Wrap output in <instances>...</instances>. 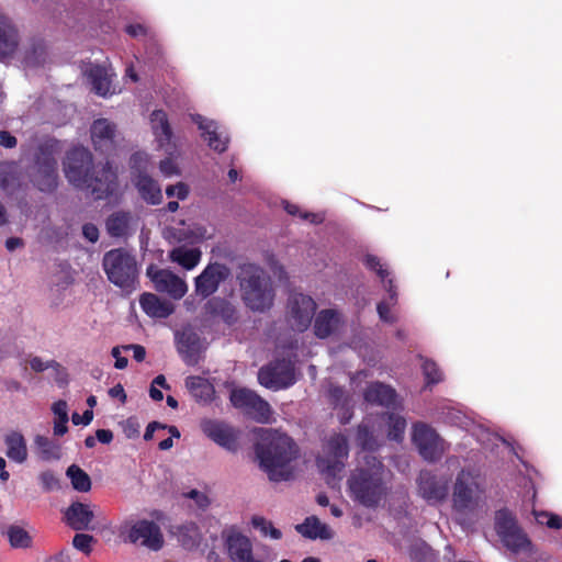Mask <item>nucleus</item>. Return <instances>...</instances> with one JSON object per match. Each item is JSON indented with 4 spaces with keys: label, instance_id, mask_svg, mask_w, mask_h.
I'll use <instances>...</instances> for the list:
<instances>
[{
    "label": "nucleus",
    "instance_id": "obj_1",
    "mask_svg": "<svg viewBox=\"0 0 562 562\" xmlns=\"http://www.w3.org/2000/svg\"><path fill=\"white\" fill-rule=\"evenodd\" d=\"M255 452L261 469L270 481L281 482L292 477L291 463L299 458L300 449L284 432L272 428H256Z\"/></svg>",
    "mask_w": 562,
    "mask_h": 562
},
{
    "label": "nucleus",
    "instance_id": "obj_2",
    "mask_svg": "<svg viewBox=\"0 0 562 562\" xmlns=\"http://www.w3.org/2000/svg\"><path fill=\"white\" fill-rule=\"evenodd\" d=\"M385 467L375 456L367 454L363 463L356 468L348 479V487L355 501L372 508L386 495Z\"/></svg>",
    "mask_w": 562,
    "mask_h": 562
},
{
    "label": "nucleus",
    "instance_id": "obj_3",
    "mask_svg": "<svg viewBox=\"0 0 562 562\" xmlns=\"http://www.w3.org/2000/svg\"><path fill=\"white\" fill-rule=\"evenodd\" d=\"M237 280L247 307L255 312H266L272 307L274 289L263 268L256 263H243L239 266Z\"/></svg>",
    "mask_w": 562,
    "mask_h": 562
},
{
    "label": "nucleus",
    "instance_id": "obj_4",
    "mask_svg": "<svg viewBox=\"0 0 562 562\" xmlns=\"http://www.w3.org/2000/svg\"><path fill=\"white\" fill-rule=\"evenodd\" d=\"M103 269L110 282L130 293L137 286V262L124 248H115L104 254Z\"/></svg>",
    "mask_w": 562,
    "mask_h": 562
},
{
    "label": "nucleus",
    "instance_id": "obj_5",
    "mask_svg": "<svg viewBox=\"0 0 562 562\" xmlns=\"http://www.w3.org/2000/svg\"><path fill=\"white\" fill-rule=\"evenodd\" d=\"M29 180L38 191L53 193L59 184L58 162L53 150L46 146H38L34 154L33 164L29 168Z\"/></svg>",
    "mask_w": 562,
    "mask_h": 562
},
{
    "label": "nucleus",
    "instance_id": "obj_6",
    "mask_svg": "<svg viewBox=\"0 0 562 562\" xmlns=\"http://www.w3.org/2000/svg\"><path fill=\"white\" fill-rule=\"evenodd\" d=\"M117 535L125 543L140 544L159 551L165 543L159 525L148 519H125L117 528Z\"/></svg>",
    "mask_w": 562,
    "mask_h": 562
},
{
    "label": "nucleus",
    "instance_id": "obj_7",
    "mask_svg": "<svg viewBox=\"0 0 562 562\" xmlns=\"http://www.w3.org/2000/svg\"><path fill=\"white\" fill-rule=\"evenodd\" d=\"M495 530L504 546L514 553H533V544L528 535L519 527L508 509L496 512Z\"/></svg>",
    "mask_w": 562,
    "mask_h": 562
},
{
    "label": "nucleus",
    "instance_id": "obj_8",
    "mask_svg": "<svg viewBox=\"0 0 562 562\" xmlns=\"http://www.w3.org/2000/svg\"><path fill=\"white\" fill-rule=\"evenodd\" d=\"M412 441L427 462H437L445 454L446 441L428 424L418 422L413 425Z\"/></svg>",
    "mask_w": 562,
    "mask_h": 562
},
{
    "label": "nucleus",
    "instance_id": "obj_9",
    "mask_svg": "<svg viewBox=\"0 0 562 562\" xmlns=\"http://www.w3.org/2000/svg\"><path fill=\"white\" fill-rule=\"evenodd\" d=\"M348 454L347 437L342 434H335L326 443V454L316 459V465L327 479H334L345 469V461Z\"/></svg>",
    "mask_w": 562,
    "mask_h": 562
},
{
    "label": "nucleus",
    "instance_id": "obj_10",
    "mask_svg": "<svg viewBox=\"0 0 562 562\" xmlns=\"http://www.w3.org/2000/svg\"><path fill=\"white\" fill-rule=\"evenodd\" d=\"M258 381L262 386L273 391L292 386L296 381L293 361L281 358L269 362L259 369Z\"/></svg>",
    "mask_w": 562,
    "mask_h": 562
},
{
    "label": "nucleus",
    "instance_id": "obj_11",
    "mask_svg": "<svg viewBox=\"0 0 562 562\" xmlns=\"http://www.w3.org/2000/svg\"><path fill=\"white\" fill-rule=\"evenodd\" d=\"M482 490L477 475L473 471L462 469L456 477L452 492V505L457 512L464 513L474 508Z\"/></svg>",
    "mask_w": 562,
    "mask_h": 562
},
{
    "label": "nucleus",
    "instance_id": "obj_12",
    "mask_svg": "<svg viewBox=\"0 0 562 562\" xmlns=\"http://www.w3.org/2000/svg\"><path fill=\"white\" fill-rule=\"evenodd\" d=\"M63 165L65 177L78 189L85 188L94 167L92 154L85 147L68 150Z\"/></svg>",
    "mask_w": 562,
    "mask_h": 562
},
{
    "label": "nucleus",
    "instance_id": "obj_13",
    "mask_svg": "<svg viewBox=\"0 0 562 562\" xmlns=\"http://www.w3.org/2000/svg\"><path fill=\"white\" fill-rule=\"evenodd\" d=\"M232 405L257 423H269L272 411L267 401L249 389H235L229 396Z\"/></svg>",
    "mask_w": 562,
    "mask_h": 562
},
{
    "label": "nucleus",
    "instance_id": "obj_14",
    "mask_svg": "<svg viewBox=\"0 0 562 562\" xmlns=\"http://www.w3.org/2000/svg\"><path fill=\"white\" fill-rule=\"evenodd\" d=\"M316 302L312 296L293 292L288 297L286 316L290 326L300 333L305 331L315 316Z\"/></svg>",
    "mask_w": 562,
    "mask_h": 562
},
{
    "label": "nucleus",
    "instance_id": "obj_15",
    "mask_svg": "<svg viewBox=\"0 0 562 562\" xmlns=\"http://www.w3.org/2000/svg\"><path fill=\"white\" fill-rule=\"evenodd\" d=\"M229 276L231 270L226 265L220 262L209 263L194 279V294L201 300L209 299Z\"/></svg>",
    "mask_w": 562,
    "mask_h": 562
},
{
    "label": "nucleus",
    "instance_id": "obj_16",
    "mask_svg": "<svg viewBox=\"0 0 562 562\" xmlns=\"http://www.w3.org/2000/svg\"><path fill=\"white\" fill-rule=\"evenodd\" d=\"M117 188V173L112 165L106 161L101 167H93L91 175L82 190H90L97 200L106 199L112 195Z\"/></svg>",
    "mask_w": 562,
    "mask_h": 562
},
{
    "label": "nucleus",
    "instance_id": "obj_17",
    "mask_svg": "<svg viewBox=\"0 0 562 562\" xmlns=\"http://www.w3.org/2000/svg\"><path fill=\"white\" fill-rule=\"evenodd\" d=\"M146 274L154 283L156 291L167 293L175 300L182 299L188 292L186 281L168 269H160L151 263L147 267Z\"/></svg>",
    "mask_w": 562,
    "mask_h": 562
},
{
    "label": "nucleus",
    "instance_id": "obj_18",
    "mask_svg": "<svg viewBox=\"0 0 562 562\" xmlns=\"http://www.w3.org/2000/svg\"><path fill=\"white\" fill-rule=\"evenodd\" d=\"M418 494L430 505L443 502L448 496V481L429 470L420 471L417 479Z\"/></svg>",
    "mask_w": 562,
    "mask_h": 562
},
{
    "label": "nucleus",
    "instance_id": "obj_19",
    "mask_svg": "<svg viewBox=\"0 0 562 562\" xmlns=\"http://www.w3.org/2000/svg\"><path fill=\"white\" fill-rule=\"evenodd\" d=\"M206 437L231 452L238 450L239 431L231 425L220 420H205L201 425Z\"/></svg>",
    "mask_w": 562,
    "mask_h": 562
},
{
    "label": "nucleus",
    "instance_id": "obj_20",
    "mask_svg": "<svg viewBox=\"0 0 562 562\" xmlns=\"http://www.w3.org/2000/svg\"><path fill=\"white\" fill-rule=\"evenodd\" d=\"M191 120L202 131V137L207 142L211 149L220 154L226 151L229 136L225 131L220 130L217 122L209 120L201 114H191Z\"/></svg>",
    "mask_w": 562,
    "mask_h": 562
},
{
    "label": "nucleus",
    "instance_id": "obj_21",
    "mask_svg": "<svg viewBox=\"0 0 562 562\" xmlns=\"http://www.w3.org/2000/svg\"><path fill=\"white\" fill-rule=\"evenodd\" d=\"M225 547L233 562H261L254 554L250 539L239 531H232L227 535Z\"/></svg>",
    "mask_w": 562,
    "mask_h": 562
},
{
    "label": "nucleus",
    "instance_id": "obj_22",
    "mask_svg": "<svg viewBox=\"0 0 562 562\" xmlns=\"http://www.w3.org/2000/svg\"><path fill=\"white\" fill-rule=\"evenodd\" d=\"M91 140L97 151L108 154L114 149L116 125L106 119L95 120L90 128Z\"/></svg>",
    "mask_w": 562,
    "mask_h": 562
},
{
    "label": "nucleus",
    "instance_id": "obj_23",
    "mask_svg": "<svg viewBox=\"0 0 562 562\" xmlns=\"http://www.w3.org/2000/svg\"><path fill=\"white\" fill-rule=\"evenodd\" d=\"M364 401L370 405L395 408L397 404L396 391L382 382L375 381L367 385L363 392Z\"/></svg>",
    "mask_w": 562,
    "mask_h": 562
},
{
    "label": "nucleus",
    "instance_id": "obj_24",
    "mask_svg": "<svg viewBox=\"0 0 562 562\" xmlns=\"http://www.w3.org/2000/svg\"><path fill=\"white\" fill-rule=\"evenodd\" d=\"M19 46V33L12 21L0 13V60L12 57Z\"/></svg>",
    "mask_w": 562,
    "mask_h": 562
},
{
    "label": "nucleus",
    "instance_id": "obj_25",
    "mask_svg": "<svg viewBox=\"0 0 562 562\" xmlns=\"http://www.w3.org/2000/svg\"><path fill=\"white\" fill-rule=\"evenodd\" d=\"M93 518L90 506L80 502H74L65 512V520L74 530L88 529Z\"/></svg>",
    "mask_w": 562,
    "mask_h": 562
},
{
    "label": "nucleus",
    "instance_id": "obj_26",
    "mask_svg": "<svg viewBox=\"0 0 562 562\" xmlns=\"http://www.w3.org/2000/svg\"><path fill=\"white\" fill-rule=\"evenodd\" d=\"M340 314L336 310H322L314 321V334L319 339L328 338L340 326Z\"/></svg>",
    "mask_w": 562,
    "mask_h": 562
},
{
    "label": "nucleus",
    "instance_id": "obj_27",
    "mask_svg": "<svg viewBox=\"0 0 562 562\" xmlns=\"http://www.w3.org/2000/svg\"><path fill=\"white\" fill-rule=\"evenodd\" d=\"M134 184L146 203L158 205L162 202V193L158 182L147 173L139 171Z\"/></svg>",
    "mask_w": 562,
    "mask_h": 562
},
{
    "label": "nucleus",
    "instance_id": "obj_28",
    "mask_svg": "<svg viewBox=\"0 0 562 562\" xmlns=\"http://www.w3.org/2000/svg\"><path fill=\"white\" fill-rule=\"evenodd\" d=\"M142 310L150 317L167 318L173 313L172 303L159 299L156 294L144 293L140 295Z\"/></svg>",
    "mask_w": 562,
    "mask_h": 562
},
{
    "label": "nucleus",
    "instance_id": "obj_29",
    "mask_svg": "<svg viewBox=\"0 0 562 562\" xmlns=\"http://www.w3.org/2000/svg\"><path fill=\"white\" fill-rule=\"evenodd\" d=\"M296 530L303 537L312 540H329L334 536L331 529L316 516L306 517L302 524L296 526Z\"/></svg>",
    "mask_w": 562,
    "mask_h": 562
},
{
    "label": "nucleus",
    "instance_id": "obj_30",
    "mask_svg": "<svg viewBox=\"0 0 562 562\" xmlns=\"http://www.w3.org/2000/svg\"><path fill=\"white\" fill-rule=\"evenodd\" d=\"M7 457L15 463H24L27 460V447L23 435L19 431H11L4 437Z\"/></svg>",
    "mask_w": 562,
    "mask_h": 562
},
{
    "label": "nucleus",
    "instance_id": "obj_31",
    "mask_svg": "<svg viewBox=\"0 0 562 562\" xmlns=\"http://www.w3.org/2000/svg\"><path fill=\"white\" fill-rule=\"evenodd\" d=\"M206 315L220 316L226 324L232 325L237 321L236 308L225 299L212 297L204 305Z\"/></svg>",
    "mask_w": 562,
    "mask_h": 562
},
{
    "label": "nucleus",
    "instance_id": "obj_32",
    "mask_svg": "<svg viewBox=\"0 0 562 562\" xmlns=\"http://www.w3.org/2000/svg\"><path fill=\"white\" fill-rule=\"evenodd\" d=\"M186 386L198 402H211L215 394L213 384L202 376H188L186 379Z\"/></svg>",
    "mask_w": 562,
    "mask_h": 562
},
{
    "label": "nucleus",
    "instance_id": "obj_33",
    "mask_svg": "<svg viewBox=\"0 0 562 562\" xmlns=\"http://www.w3.org/2000/svg\"><path fill=\"white\" fill-rule=\"evenodd\" d=\"M202 252L199 248H187L186 246L175 247L169 252V259L178 263L186 270H191L198 266Z\"/></svg>",
    "mask_w": 562,
    "mask_h": 562
},
{
    "label": "nucleus",
    "instance_id": "obj_34",
    "mask_svg": "<svg viewBox=\"0 0 562 562\" xmlns=\"http://www.w3.org/2000/svg\"><path fill=\"white\" fill-rule=\"evenodd\" d=\"M150 124L155 136L160 142H170L172 130L170 127L168 115L164 110H155L150 114Z\"/></svg>",
    "mask_w": 562,
    "mask_h": 562
},
{
    "label": "nucleus",
    "instance_id": "obj_35",
    "mask_svg": "<svg viewBox=\"0 0 562 562\" xmlns=\"http://www.w3.org/2000/svg\"><path fill=\"white\" fill-rule=\"evenodd\" d=\"M131 222V213L119 211L112 213L105 222L108 234L112 237H122L127 233Z\"/></svg>",
    "mask_w": 562,
    "mask_h": 562
},
{
    "label": "nucleus",
    "instance_id": "obj_36",
    "mask_svg": "<svg viewBox=\"0 0 562 562\" xmlns=\"http://www.w3.org/2000/svg\"><path fill=\"white\" fill-rule=\"evenodd\" d=\"M179 352L183 361L189 366L199 362V338L195 334L184 335L180 339Z\"/></svg>",
    "mask_w": 562,
    "mask_h": 562
},
{
    "label": "nucleus",
    "instance_id": "obj_37",
    "mask_svg": "<svg viewBox=\"0 0 562 562\" xmlns=\"http://www.w3.org/2000/svg\"><path fill=\"white\" fill-rule=\"evenodd\" d=\"M2 533L7 536L10 546L14 549H27L32 547V537L25 529L18 525H10Z\"/></svg>",
    "mask_w": 562,
    "mask_h": 562
},
{
    "label": "nucleus",
    "instance_id": "obj_38",
    "mask_svg": "<svg viewBox=\"0 0 562 562\" xmlns=\"http://www.w3.org/2000/svg\"><path fill=\"white\" fill-rule=\"evenodd\" d=\"M356 443L362 451L368 452L375 451L379 448L372 428L366 423H361L357 427Z\"/></svg>",
    "mask_w": 562,
    "mask_h": 562
},
{
    "label": "nucleus",
    "instance_id": "obj_39",
    "mask_svg": "<svg viewBox=\"0 0 562 562\" xmlns=\"http://www.w3.org/2000/svg\"><path fill=\"white\" fill-rule=\"evenodd\" d=\"M89 77L97 94L105 97L110 92L111 80L104 67L99 65L91 67Z\"/></svg>",
    "mask_w": 562,
    "mask_h": 562
},
{
    "label": "nucleus",
    "instance_id": "obj_40",
    "mask_svg": "<svg viewBox=\"0 0 562 562\" xmlns=\"http://www.w3.org/2000/svg\"><path fill=\"white\" fill-rule=\"evenodd\" d=\"M34 443L38 449L40 458L44 461L58 460L60 458V446L48 437L37 435Z\"/></svg>",
    "mask_w": 562,
    "mask_h": 562
},
{
    "label": "nucleus",
    "instance_id": "obj_41",
    "mask_svg": "<svg viewBox=\"0 0 562 562\" xmlns=\"http://www.w3.org/2000/svg\"><path fill=\"white\" fill-rule=\"evenodd\" d=\"M67 476L76 491L86 493L91 490V479L80 467L71 464L67 469Z\"/></svg>",
    "mask_w": 562,
    "mask_h": 562
},
{
    "label": "nucleus",
    "instance_id": "obj_42",
    "mask_svg": "<svg viewBox=\"0 0 562 562\" xmlns=\"http://www.w3.org/2000/svg\"><path fill=\"white\" fill-rule=\"evenodd\" d=\"M387 437L394 441H402L406 429V419L395 413L387 414Z\"/></svg>",
    "mask_w": 562,
    "mask_h": 562
},
{
    "label": "nucleus",
    "instance_id": "obj_43",
    "mask_svg": "<svg viewBox=\"0 0 562 562\" xmlns=\"http://www.w3.org/2000/svg\"><path fill=\"white\" fill-rule=\"evenodd\" d=\"M423 359V374L426 380V385L431 386L440 383L443 380V374L437 363L430 359Z\"/></svg>",
    "mask_w": 562,
    "mask_h": 562
},
{
    "label": "nucleus",
    "instance_id": "obj_44",
    "mask_svg": "<svg viewBox=\"0 0 562 562\" xmlns=\"http://www.w3.org/2000/svg\"><path fill=\"white\" fill-rule=\"evenodd\" d=\"M251 524L255 528L259 529L263 536H270L272 539H280L282 532L274 528L272 524L266 520L263 517L255 516L251 519Z\"/></svg>",
    "mask_w": 562,
    "mask_h": 562
},
{
    "label": "nucleus",
    "instance_id": "obj_45",
    "mask_svg": "<svg viewBox=\"0 0 562 562\" xmlns=\"http://www.w3.org/2000/svg\"><path fill=\"white\" fill-rule=\"evenodd\" d=\"M364 266L374 271L382 281H385L389 277V271L383 267L379 257L374 255H367L364 258Z\"/></svg>",
    "mask_w": 562,
    "mask_h": 562
},
{
    "label": "nucleus",
    "instance_id": "obj_46",
    "mask_svg": "<svg viewBox=\"0 0 562 562\" xmlns=\"http://www.w3.org/2000/svg\"><path fill=\"white\" fill-rule=\"evenodd\" d=\"M43 491L50 492L59 487V481L50 470L43 471L38 476Z\"/></svg>",
    "mask_w": 562,
    "mask_h": 562
},
{
    "label": "nucleus",
    "instance_id": "obj_47",
    "mask_svg": "<svg viewBox=\"0 0 562 562\" xmlns=\"http://www.w3.org/2000/svg\"><path fill=\"white\" fill-rule=\"evenodd\" d=\"M94 541V538L91 535L88 533H76L72 539L74 547L86 553L89 554L92 550L91 544Z\"/></svg>",
    "mask_w": 562,
    "mask_h": 562
},
{
    "label": "nucleus",
    "instance_id": "obj_48",
    "mask_svg": "<svg viewBox=\"0 0 562 562\" xmlns=\"http://www.w3.org/2000/svg\"><path fill=\"white\" fill-rule=\"evenodd\" d=\"M166 194L167 196H177L179 200H186L189 195V188L183 182H178L175 186H168L166 188Z\"/></svg>",
    "mask_w": 562,
    "mask_h": 562
},
{
    "label": "nucleus",
    "instance_id": "obj_49",
    "mask_svg": "<svg viewBox=\"0 0 562 562\" xmlns=\"http://www.w3.org/2000/svg\"><path fill=\"white\" fill-rule=\"evenodd\" d=\"M52 411L55 414V419L69 420L68 417V405L66 401L59 400L52 406Z\"/></svg>",
    "mask_w": 562,
    "mask_h": 562
},
{
    "label": "nucleus",
    "instance_id": "obj_50",
    "mask_svg": "<svg viewBox=\"0 0 562 562\" xmlns=\"http://www.w3.org/2000/svg\"><path fill=\"white\" fill-rule=\"evenodd\" d=\"M540 517H547L546 526L551 529H561L562 528V518L559 515L540 512Z\"/></svg>",
    "mask_w": 562,
    "mask_h": 562
},
{
    "label": "nucleus",
    "instance_id": "obj_51",
    "mask_svg": "<svg viewBox=\"0 0 562 562\" xmlns=\"http://www.w3.org/2000/svg\"><path fill=\"white\" fill-rule=\"evenodd\" d=\"M82 235L90 243H95L99 239V229L92 223H87L82 226Z\"/></svg>",
    "mask_w": 562,
    "mask_h": 562
},
{
    "label": "nucleus",
    "instance_id": "obj_52",
    "mask_svg": "<svg viewBox=\"0 0 562 562\" xmlns=\"http://www.w3.org/2000/svg\"><path fill=\"white\" fill-rule=\"evenodd\" d=\"M93 419V412L91 409H87L83 412L82 415L78 414V413H74L72 416H71V420L74 423V425H89Z\"/></svg>",
    "mask_w": 562,
    "mask_h": 562
},
{
    "label": "nucleus",
    "instance_id": "obj_53",
    "mask_svg": "<svg viewBox=\"0 0 562 562\" xmlns=\"http://www.w3.org/2000/svg\"><path fill=\"white\" fill-rule=\"evenodd\" d=\"M376 311H378V314H379V317L381 318V321H383L385 323L394 322V317L391 314V310H390V306L387 303H385V302L378 303Z\"/></svg>",
    "mask_w": 562,
    "mask_h": 562
},
{
    "label": "nucleus",
    "instance_id": "obj_54",
    "mask_svg": "<svg viewBox=\"0 0 562 562\" xmlns=\"http://www.w3.org/2000/svg\"><path fill=\"white\" fill-rule=\"evenodd\" d=\"M18 144V139L8 131L0 132V145L4 148H14Z\"/></svg>",
    "mask_w": 562,
    "mask_h": 562
},
{
    "label": "nucleus",
    "instance_id": "obj_55",
    "mask_svg": "<svg viewBox=\"0 0 562 562\" xmlns=\"http://www.w3.org/2000/svg\"><path fill=\"white\" fill-rule=\"evenodd\" d=\"M111 355L115 359L114 367L116 369L123 370V369H125L127 367L128 360H127L126 357H122L121 356V348L120 347L116 346V347L112 348Z\"/></svg>",
    "mask_w": 562,
    "mask_h": 562
},
{
    "label": "nucleus",
    "instance_id": "obj_56",
    "mask_svg": "<svg viewBox=\"0 0 562 562\" xmlns=\"http://www.w3.org/2000/svg\"><path fill=\"white\" fill-rule=\"evenodd\" d=\"M123 349H125V350L132 349L133 357L137 362H142L145 360L146 350L142 345H127V346H123Z\"/></svg>",
    "mask_w": 562,
    "mask_h": 562
},
{
    "label": "nucleus",
    "instance_id": "obj_57",
    "mask_svg": "<svg viewBox=\"0 0 562 562\" xmlns=\"http://www.w3.org/2000/svg\"><path fill=\"white\" fill-rule=\"evenodd\" d=\"M187 497L194 499L200 507H205L209 505V499H207L206 495L201 493L198 490H191L187 494Z\"/></svg>",
    "mask_w": 562,
    "mask_h": 562
},
{
    "label": "nucleus",
    "instance_id": "obj_58",
    "mask_svg": "<svg viewBox=\"0 0 562 562\" xmlns=\"http://www.w3.org/2000/svg\"><path fill=\"white\" fill-rule=\"evenodd\" d=\"M109 395L112 398H119L122 403H125L127 398L124 387L120 383L109 390Z\"/></svg>",
    "mask_w": 562,
    "mask_h": 562
},
{
    "label": "nucleus",
    "instance_id": "obj_59",
    "mask_svg": "<svg viewBox=\"0 0 562 562\" xmlns=\"http://www.w3.org/2000/svg\"><path fill=\"white\" fill-rule=\"evenodd\" d=\"M95 440L101 443L109 445L113 440V432L110 429H98L95 431Z\"/></svg>",
    "mask_w": 562,
    "mask_h": 562
},
{
    "label": "nucleus",
    "instance_id": "obj_60",
    "mask_svg": "<svg viewBox=\"0 0 562 562\" xmlns=\"http://www.w3.org/2000/svg\"><path fill=\"white\" fill-rule=\"evenodd\" d=\"M166 427H167V425L161 424L159 422H151V423H149L147 425V427H146V430H145V434H144V439L146 441L151 440L153 436H154V431L156 429H165Z\"/></svg>",
    "mask_w": 562,
    "mask_h": 562
},
{
    "label": "nucleus",
    "instance_id": "obj_61",
    "mask_svg": "<svg viewBox=\"0 0 562 562\" xmlns=\"http://www.w3.org/2000/svg\"><path fill=\"white\" fill-rule=\"evenodd\" d=\"M330 400L335 405H338L342 400H345V390L340 386H333L329 390Z\"/></svg>",
    "mask_w": 562,
    "mask_h": 562
},
{
    "label": "nucleus",
    "instance_id": "obj_62",
    "mask_svg": "<svg viewBox=\"0 0 562 562\" xmlns=\"http://www.w3.org/2000/svg\"><path fill=\"white\" fill-rule=\"evenodd\" d=\"M30 367L35 372H43L49 368V363H45L40 357H34L30 360Z\"/></svg>",
    "mask_w": 562,
    "mask_h": 562
},
{
    "label": "nucleus",
    "instance_id": "obj_63",
    "mask_svg": "<svg viewBox=\"0 0 562 562\" xmlns=\"http://www.w3.org/2000/svg\"><path fill=\"white\" fill-rule=\"evenodd\" d=\"M68 420L55 419L54 422V435L64 436L68 431Z\"/></svg>",
    "mask_w": 562,
    "mask_h": 562
},
{
    "label": "nucleus",
    "instance_id": "obj_64",
    "mask_svg": "<svg viewBox=\"0 0 562 562\" xmlns=\"http://www.w3.org/2000/svg\"><path fill=\"white\" fill-rule=\"evenodd\" d=\"M128 35L136 37L145 34V27L142 24H130L125 27Z\"/></svg>",
    "mask_w": 562,
    "mask_h": 562
}]
</instances>
